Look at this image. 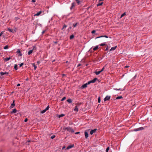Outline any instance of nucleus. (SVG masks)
Listing matches in <instances>:
<instances>
[{"mask_svg": "<svg viewBox=\"0 0 152 152\" xmlns=\"http://www.w3.org/2000/svg\"><path fill=\"white\" fill-rule=\"evenodd\" d=\"M45 32V31H42V34H44Z\"/></svg>", "mask_w": 152, "mask_h": 152, "instance_id": "nucleus-54", "label": "nucleus"}, {"mask_svg": "<svg viewBox=\"0 0 152 152\" xmlns=\"http://www.w3.org/2000/svg\"><path fill=\"white\" fill-rule=\"evenodd\" d=\"M89 7H88V9H89Z\"/></svg>", "mask_w": 152, "mask_h": 152, "instance_id": "nucleus-62", "label": "nucleus"}, {"mask_svg": "<svg viewBox=\"0 0 152 152\" xmlns=\"http://www.w3.org/2000/svg\"><path fill=\"white\" fill-rule=\"evenodd\" d=\"M42 13V11H40L38 12L37 14L34 15V16H39Z\"/></svg>", "mask_w": 152, "mask_h": 152, "instance_id": "nucleus-11", "label": "nucleus"}, {"mask_svg": "<svg viewBox=\"0 0 152 152\" xmlns=\"http://www.w3.org/2000/svg\"><path fill=\"white\" fill-rule=\"evenodd\" d=\"M101 72L100 71H96V72H95V73L96 75H99Z\"/></svg>", "mask_w": 152, "mask_h": 152, "instance_id": "nucleus-21", "label": "nucleus"}, {"mask_svg": "<svg viewBox=\"0 0 152 152\" xmlns=\"http://www.w3.org/2000/svg\"><path fill=\"white\" fill-rule=\"evenodd\" d=\"M17 52L18 53H20V50H18V51H17Z\"/></svg>", "mask_w": 152, "mask_h": 152, "instance_id": "nucleus-47", "label": "nucleus"}, {"mask_svg": "<svg viewBox=\"0 0 152 152\" xmlns=\"http://www.w3.org/2000/svg\"><path fill=\"white\" fill-rule=\"evenodd\" d=\"M20 53L19 55V56H21L22 55V54L21 53Z\"/></svg>", "mask_w": 152, "mask_h": 152, "instance_id": "nucleus-53", "label": "nucleus"}, {"mask_svg": "<svg viewBox=\"0 0 152 152\" xmlns=\"http://www.w3.org/2000/svg\"><path fill=\"white\" fill-rule=\"evenodd\" d=\"M75 1H76L77 3L78 4H79L80 3V1L79 0H75Z\"/></svg>", "mask_w": 152, "mask_h": 152, "instance_id": "nucleus-39", "label": "nucleus"}, {"mask_svg": "<svg viewBox=\"0 0 152 152\" xmlns=\"http://www.w3.org/2000/svg\"><path fill=\"white\" fill-rule=\"evenodd\" d=\"M96 130V129H94V130H91L90 134L91 135L92 134L94 133H95Z\"/></svg>", "mask_w": 152, "mask_h": 152, "instance_id": "nucleus-7", "label": "nucleus"}, {"mask_svg": "<svg viewBox=\"0 0 152 152\" xmlns=\"http://www.w3.org/2000/svg\"><path fill=\"white\" fill-rule=\"evenodd\" d=\"M64 116V114H61L59 115L58 116L59 118H61L63 117Z\"/></svg>", "mask_w": 152, "mask_h": 152, "instance_id": "nucleus-28", "label": "nucleus"}, {"mask_svg": "<svg viewBox=\"0 0 152 152\" xmlns=\"http://www.w3.org/2000/svg\"><path fill=\"white\" fill-rule=\"evenodd\" d=\"M117 47V46H115V47H112L111 49L110 50V51L114 50H115L116 49V48Z\"/></svg>", "mask_w": 152, "mask_h": 152, "instance_id": "nucleus-12", "label": "nucleus"}, {"mask_svg": "<svg viewBox=\"0 0 152 152\" xmlns=\"http://www.w3.org/2000/svg\"><path fill=\"white\" fill-rule=\"evenodd\" d=\"M110 96H107L104 99V101H106L107 100H108L110 99Z\"/></svg>", "mask_w": 152, "mask_h": 152, "instance_id": "nucleus-5", "label": "nucleus"}, {"mask_svg": "<svg viewBox=\"0 0 152 152\" xmlns=\"http://www.w3.org/2000/svg\"><path fill=\"white\" fill-rule=\"evenodd\" d=\"M109 147H108L106 149V152H108V151L109 150Z\"/></svg>", "mask_w": 152, "mask_h": 152, "instance_id": "nucleus-37", "label": "nucleus"}, {"mask_svg": "<svg viewBox=\"0 0 152 152\" xmlns=\"http://www.w3.org/2000/svg\"><path fill=\"white\" fill-rule=\"evenodd\" d=\"M66 99V97H64L62 99H61V101H63L64 100H65Z\"/></svg>", "mask_w": 152, "mask_h": 152, "instance_id": "nucleus-38", "label": "nucleus"}, {"mask_svg": "<svg viewBox=\"0 0 152 152\" xmlns=\"http://www.w3.org/2000/svg\"><path fill=\"white\" fill-rule=\"evenodd\" d=\"M55 137V135H53L52 136H51V138L52 139H53Z\"/></svg>", "mask_w": 152, "mask_h": 152, "instance_id": "nucleus-41", "label": "nucleus"}, {"mask_svg": "<svg viewBox=\"0 0 152 152\" xmlns=\"http://www.w3.org/2000/svg\"><path fill=\"white\" fill-rule=\"evenodd\" d=\"M3 34V31H2V32L1 33H0V37L1 36V35Z\"/></svg>", "mask_w": 152, "mask_h": 152, "instance_id": "nucleus-48", "label": "nucleus"}, {"mask_svg": "<svg viewBox=\"0 0 152 152\" xmlns=\"http://www.w3.org/2000/svg\"><path fill=\"white\" fill-rule=\"evenodd\" d=\"M15 105V100H13L12 103L11 104V105L10 106V108H13Z\"/></svg>", "mask_w": 152, "mask_h": 152, "instance_id": "nucleus-13", "label": "nucleus"}, {"mask_svg": "<svg viewBox=\"0 0 152 152\" xmlns=\"http://www.w3.org/2000/svg\"><path fill=\"white\" fill-rule=\"evenodd\" d=\"M151 107H152V106H151Z\"/></svg>", "mask_w": 152, "mask_h": 152, "instance_id": "nucleus-63", "label": "nucleus"}, {"mask_svg": "<svg viewBox=\"0 0 152 152\" xmlns=\"http://www.w3.org/2000/svg\"><path fill=\"white\" fill-rule=\"evenodd\" d=\"M126 15V13L125 12H124V13L123 14H122L121 16V18H122V17H123V16H125V15Z\"/></svg>", "mask_w": 152, "mask_h": 152, "instance_id": "nucleus-31", "label": "nucleus"}, {"mask_svg": "<svg viewBox=\"0 0 152 152\" xmlns=\"http://www.w3.org/2000/svg\"><path fill=\"white\" fill-rule=\"evenodd\" d=\"M20 86V84H19V83H18V84L17 85V86Z\"/></svg>", "mask_w": 152, "mask_h": 152, "instance_id": "nucleus-50", "label": "nucleus"}, {"mask_svg": "<svg viewBox=\"0 0 152 152\" xmlns=\"http://www.w3.org/2000/svg\"><path fill=\"white\" fill-rule=\"evenodd\" d=\"M88 83L84 84V85H83L82 86H81L82 88H86L87 86V85H88L90 84H88Z\"/></svg>", "mask_w": 152, "mask_h": 152, "instance_id": "nucleus-4", "label": "nucleus"}, {"mask_svg": "<svg viewBox=\"0 0 152 152\" xmlns=\"http://www.w3.org/2000/svg\"><path fill=\"white\" fill-rule=\"evenodd\" d=\"M85 138L87 139L88 136V134L87 132H85Z\"/></svg>", "mask_w": 152, "mask_h": 152, "instance_id": "nucleus-10", "label": "nucleus"}, {"mask_svg": "<svg viewBox=\"0 0 152 152\" xmlns=\"http://www.w3.org/2000/svg\"><path fill=\"white\" fill-rule=\"evenodd\" d=\"M98 48V46H96L93 48V50L95 51L97 50Z\"/></svg>", "mask_w": 152, "mask_h": 152, "instance_id": "nucleus-24", "label": "nucleus"}, {"mask_svg": "<svg viewBox=\"0 0 152 152\" xmlns=\"http://www.w3.org/2000/svg\"><path fill=\"white\" fill-rule=\"evenodd\" d=\"M65 148V147L64 146V147L63 148V149H64V148Z\"/></svg>", "mask_w": 152, "mask_h": 152, "instance_id": "nucleus-58", "label": "nucleus"}, {"mask_svg": "<svg viewBox=\"0 0 152 152\" xmlns=\"http://www.w3.org/2000/svg\"><path fill=\"white\" fill-rule=\"evenodd\" d=\"M103 3V2H102L101 3H99V4H97V6L98 7V6H101V5H102Z\"/></svg>", "mask_w": 152, "mask_h": 152, "instance_id": "nucleus-25", "label": "nucleus"}, {"mask_svg": "<svg viewBox=\"0 0 152 152\" xmlns=\"http://www.w3.org/2000/svg\"><path fill=\"white\" fill-rule=\"evenodd\" d=\"M49 108V106H48L45 109V110H46V111H47V110H48Z\"/></svg>", "mask_w": 152, "mask_h": 152, "instance_id": "nucleus-40", "label": "nucleus"}, {"mask_svg": "<svg viewBox=\"0 0 152 152\" xmlns=\"http://www.w3.org/2000/svg\"><path fill=\"white\" fill-rule=\"evenodd\" d=\"M37 63H39V61H37Z\"/></svg>", "mask_w": 152, "mask_h": 152, "instance_id": "nucleus-60", "label": "nucleus"}, {"mask_svg": "<svg viewBox=\"0 0 152 152\" xmlns=\"http://www.w3.org/2000/svg\"><path fill=\"white\" fill-rule=\"evenodd\" d=\"M27 121H28V119L27 118H25V120H24V121L25 122H26Z\"/></svg>", "mask_w": 152, "mask_h": 152, "instance_id": "nucleus-46", "label": "nucleus"}, {"mask_svg": "<svg viewBox=\"0 0 152 152\" xmlns=\"http://www.w3.org/2000/svg\"><path fill=\"white\" fill-rule=\"evenodd\" d=\"M67 102L69 103H71L72 102V101L71 99H68L67 100Z\"/></svg>", "mask_w": 152, "mask_h": 152, "instance_id": "nucleus-26", "label": "nucleus"}, {"mask_svg": "<svg viewBox=\"0 0 152 152\" xmlns=\"http://www.w3.org/2000/svg\"><path fill=\"white\" fill-rule=\"evenodd\" d=\"M122 98H123L122 96H118V97H117L116 99H122Z\"/></svg>", "mask_w": 152, "mask_h": 152, "instance_id": "nucleus-27", "label": "nucleus"}, {"mask_svg": "<svg viewBox=\"0 0 152 152\" xmlns=\"http://www.w3.org/2000/svg\"><path fill=\"white\" fill-rule=\"evenodd\" d=\"M106 37V38H108V37L107 36H106V35L102 36H101L100 37H97L96 38V39H97V38H100V37Z\"/></svg>", "mask_w": 152, "mask_h": 152, "instance_id": "nucleus-14", "label": "nucleus"}, {"mask_svg": "<svg viewBox=\"0 0 152 152\" xmlns=\"http://www.w3.org/2000/svg\"><path fill=\"white\" fill-rule=\"evenodd\" d=\"M144 128L143 127H141L139 128H137L134 129V131H137L140 130H142L144 129Z\"/></svg>", "mask_w": 152, "mask_h": 152, "instance_id": "nucleus-2", "label": "nucleus"}, {"mask_svg": "<svg viewBox=\"0 0 152 152\" xmlns=\"http://www.w3.org/2000/svg\"><path fill=\"white\" fill-rule=\"evenodd\" d=\"M114 89L116 91H123L124 90V89H122L120 88L118 89L114 88Z\"/></svg>", "mask_w": 152, "mask_h": 152, "instance_id": "nucleus-19", "label": "nucleus"}, {"mask_svg": "<svg viewBox=\"0 0 152 152\" xmlns=\"http://www.w3.org/2000/svg\"><path fill=\"white\" fill-rule=\"evenodd\" d=\"M95 30H93L92 31H91V33L92 34H94L95 33Z\"/></svg>", "mask_w": 152, "mask_h": 152, "instance_id": "nucleus-45", "label": "nucleus"}, {"mask_svg": "<svg viewBox=\"0 0 152 152\" xmlns=\"http://www.w3.org/2000/svg\"><path fill=\"white\" fill-rule=\"evenodd\" d=\"M74 147V145L72 144L70 145H69L66 148L67 149H69Z\"/></svg>", "mask_w": 152, "mask_h": 152, "instance_id": "nucleus-6", "label": "nucleus"}, {"mask_svg": "<svg viewBox=\"0 0 152 152\" xmlns=\"http://www.w3.org/2000/svg\"><path fill=\"white\" fill-rule=\"evenodd\" d=\"M33 52V50H30L28 52V55H30Z\"/></svg>", "mask_w": 152, "mask_h": 152, "instance_id": "nucleus-17", "label": "nucleus"}, {"mask_svg": "<svg viewBox=\"0 0 152 152\" xmlns=\"http://www.w3.org/2000/svg\"><path fill=\"white\" fill-rule=\"evenodd\" d=\"M101 102L100 97L99 96L98 98V102L99 103H100Z\"/></svg>", "mask_w": 152, "mask_h": 152, "instance_id": "nucleus-35", "label": "nucleus"}, {"mask_svg": "<svg viewBox=\"0 0 152 152\" xmlns=\"http://www.w3.org/2000/svg\"><path fill=\"white\" fill-rule=\"evenodd\" d=\"M66 27H67V26H66V25H64L63 28H62V29H63L64 28H66Z\"/></svg>", "mask_w": 152, "mask_h": 152, "instance_id": "nucleus-44", "label": "nucleus"}, {"mask_svg": "<svg viewBox=\"0 0 152 152\" xmlns=\"http://www.w3.org/2000/svg\"><path fill=\"white\" fill-rule=\"evenodd\" d=\"M9 73L8 72H0V75H1L2 76L4 75L8 74Z\"/></svg>", "mask_w": 152, "mask_h": 152, "instance_id": "nucleus-8", "label": "nucleus"}, {"mask_svg": "<svg viewBox=\"0 0 152 152\" xmlns=\"http://www.w3.org/2000/svg\"><path fill=\"white\" fill-rule=\"evenodd\" d=\"M33 65H34V68L35 70L37 68V66L36 65H35L33 63Z\"/></svg>", "mask_w": 152, "mask_h": 152, "instance_id": "nucleus-36", "label": "nucleus"}, {"mask_svg": "<svg viewBox=\"0 0 152 152\" xmlns=\"http://www.w3.org/2000/svg\"><path fill=\"white\" fill-rule=\"evenodd\" d=\"M17 112V110H16L15 109H13V110L11 112V113H16Z\"/></svg>", "mask_w": 152, "mask_h": 152, "instance_id": "nucleus-15", "label": "nucleus"}, {"mask_svg": "<svg viewBox=\"0 0 152 152\" xmlns=\"http://www.w3.org/2000/svg\"><path fill=\"white\" fill-rule=\"evenodd\" d=\"M64 130H67L69 132H70L72 133H73L74 131L73 129H72L70 127H65L63 129Z\"/></svg>", "mask_w": 152, "mask_h": 152, "instance_id": "nucleus-1", "label": "nucleus"}, {"mask_svg": "<svg viewBox=\"0 0 152 152\" xmlns=\"http://www.w3.org/2000/svg\"><path fill=\"white\" fill-rule=\"evenodd\" d=\"M108 49H109L108 47V46H107V48H106V50H108Z\"/></svg>", "mask_w": 152, "mask_h": 152, "instance_id": "nucleus-49", "label": "nucleus"}, {"mask_svg": "<svg viewBox=\"0 0 152 152\" xmlns=\"http://www.w3.org/2000/svg\"><path fill=\"white\" fill-rule=\"evenodd\" d=\"M57 43V42H55V43L56 44Z\"/></svg>", "mask_w": 152, "mask_h": 152, "instance_id": "nucleus-59", "label": "nucleus"}, {"mask_svg": "<svg viewBox=\"0 0 152 152\" xmlns=\"http://www.w3.org/2000/svg\"><path fill=\"white\" fill-rule=\"evenodd\" d=\"M26 80H28V78H27Z\"/></svg>", "mask_w": 152, "mask_h": 152, "instance_id": "nucleus-56", "label": "nucleus"}, {"mask_svg": "<svg viewBox=\"0 0 152 152\" xmlns=\"http://www.w3.org/2000/svg\"><path fill=\"white\" fill-rule=\"evenodd\" d=\"M74 37V36L73 35H71L70 37V39H72Z\"/></svg>", "mask_w": 152, "mask_h": 152, "instance_id": "nucleus-32", "label": "nucleus"}, {"mask_svg": "<svg viewBox=\"0 0 152 152\" xmlns=\"http://www.w3.org/2000/svg\"><path fill=\"white\" fill-rule=\"evenodd\" d=\"M46 111V110L45 109H44V110L42 111H41V113L42 114H43L44 113H45Z\"/></svg>", "mask_w": 152, "mask_h": 152, "instance_id": "nucleus-30", "label": "nucleus"}, {"mask_svg": "<svg viewBox=\"0 0 152 152\" xmlns=\"http://www.w3.org/2000/svg\"><path fill=\"white\" fill-rule=\"evenodd\" d=\"M28 142H31V141H30V140H28Z\"/></svg>", "mask_w": 152, "mask_h": 152, "instance_id": "nucleus-57", "label": "nucleus"}, {"mask_svg": "<svg viewBox=\"0 0 152 152\" xmlns=\"http://www.w3.org/2000/svg\"><path fill=\"white\" fill-rule=\"evenodd\" d=\"M36 49H37V48H36V46H34L33 47V49L32 50H33V52H35L36 51Z\"/></svg>", "mask_w": 152, "mask_h": 152, "instance_id": "nucleus-18", "label": "nucleus"}, {"mask_svg": "<svg viewBox=\"0 0 152 152\" xmlns=\"http://www.w3.org/2000/svg\"><path fill=\"white\" fill-rule=\"evenodd\" d=\"M14 68L16 70H17L18 69L17 68V64H15L14 65Z\"/></svg>", "mask_w": 152, "mask_h": 152, "instance_id": "nucleus-29", "label": "nucleus"}, {"mask_svg": "<svg viewBox=\"0 0 152 152\" xmlns=\"http://www.w3.org/2000/svg\"><path fill=\"white\" fill-rule=\"evenodd\" d=\"M129 67V66H125V68H128Z\"/></svg>", "mask_w": 152, "mask_h": 152, "instance_id": "nucleus-55", "label": "nucleus"}, {"mask_svg": "<svg viewBox=\"0 0 152 152\" xmlns=\"http://www.w3.org/2000/svg\"><path fill=\"white\" fill-rule=\"evenodd\" d=\"M8 48V46L7 45H6L4 47V49H7Z\"/></svg>", "mask_w": 152, "mask_h": 152, "instance_id": "nucleus-33", "label": "nucleus"}, {"mask_svg": "<svg viewBox=\"0 0 152 152\" xmlns=\"http://www.w3.org/2000/svg\"><path fill=\"white\" fill-rule=\"evenodd\" d=\"M11 58L10 57H9V58H6L4 59V60L6 61H9L10 59Z\"/></svg>", "mask_w": 152, "mask_h": 152, "instance_id": "nucleus-22", "label": "nucleus"}, {"mask_svg": "<svg viewBox=\"0 0 152 152\" xmlns=\"http://www.w3.org/2000/svg\"><path fill=\"white\" fill-rule=\"evenodd\" d=\"M104 66L102 69L100 70L101 72H102L103 71V70H104Z\"/></svg>", "mask_w": 152, "mask_h": 152, "instance_id": "nucleus-42", "label": "nucleus"}, {"mask_svg": "<svg viewBox=\"0 0 152 152\" xmlns=\"http://www.w3.org/2000/svg\"><path fill=\"white\" fill-rule=\"evenodd\" d=\"M8 30L9 31L11 32H12V33H14V32H15V31L13 29H11L8 28Z\"/></svg>", "mask_w": 152, "mask_h": 152, "instance_id": "nucleus-16", "label": "nucleus"}, {"mask_svg": "<svg viewBox=\"0 0 152 152\" xmlns=\"http://www.w3.org/2000/svg\"><path fill=\"white\" fill-rule=\"evenodd\" d=\"M75 111L77 112L78 110V108L77 107V106H75V108L74 109Z\"/></svg>", "mask_w": 152, "mask_h": 152, "instance_id": "nucleus-20", "label": "nucleus"}, {"mask_svg": "<svg viewBox=\"0 0 152 152\" xmlns=\"http://www.w3.org/2000/svg\"><path fill=\"white\" fill-rule=\"evenodd\" d=\"M80 64L78 65V66H80Z\"/></svg>", "mask_w": 152, "mask_h": 152, "instance_id": "nucleus-61", "label": "nucleus"}, {"mask_svg": "<svg viewBox=\"0 0 152 152\" xmlns=\"http://www.w3.org/2000/svg\"><path fill=\"white\" fill-rule=\"evenodd\" d=\"M78 24V23H76L75 24H73V26L74 27H75Z\"/></svg>", "mask_w": 152, "mask_h": 152, "instance_id": "nucleus-23", "label": "nucleus"}, {"mask_svg": "<svg viewBox=\"0 0 152 152\" xmlns=\"http://www.w3.org/2000/svg\"><path fill=\"white\" fill-rule=\"evenodd\" d=\"M75 4L76 3L75 2H73V3H72V6L70 8L71 10H72L73 8L75 6Z\"/></svg>", "mask_w": 152, "mask_h": 152, "instance_id": "nucleus-9", "label": "nucleus"}, {"mask_svg": "<svg viewBox=\"0 0 152 152\" xmlns=\"http://www.w3.org/2000/svg\"><path fill=\"white\" fill-rule=\"evenodd\" d=\"M32 0V1L33 2H35V0Z\"/></svg>", "mask_w": 152, "mask_h": 152, "instance_id": "nucleus-51", "label": "nucleus"}, {"mask_svg": "<svg viewBox=\"0 0 152 152\" xmlns=\"http://www.w3.org/2000/svg\"><path fill=\"white\" fill-rule=\"evenodd\" d=\"M79 133H80V132H76V133H75V134H79Z\"/></svg>", "mask_w": 152, "mask_h": 152, "instance_id": "nucleus-52", "label": "nucleus"}, {"mask_svg": "<svg viewBox=\"0 0 152 152\" xmlns=\"http://www.w3.org/2000/svg\"><path fill=\"white\" fill-rule=\"evenodd\" d=\"M106 45V44L105 43H102L101 44H100V45L101 46H104Z\"/></svg>", "mask_w": 152, "mask_h": 152, "instance_id": "nucleus-34", "label": "nucleus"}, {"mask_svg": "<svg viewBox=\"0 0 152 152\" xmlns=\"http://www.w3.org/2000/svg\"><path fill=\"white\" fill-rule=\"evenodd\" d=\"M23 65V63H21L20 64V67H21Z\"/></svg>", "mask_w": 152, "mask_h": 152, "instance_id": "nucleus-43", "label": "nucleus"}, {"mask_svg": "<svg viewBox=\"0 0 152 152\" xmlns=\"http://www.w3.org/2000/svg\"><path fill=\"white\" fill-rule=\"evenodd\" d=\"M97 80V79L96 78H95L93 80L90 81L89 82H88V84H90L91 83H93L95 82L96 81V80Z\"/></svg>", "mask_w": 152, "mask_h": 152, "instance_id": "nucleus-3", "label": "nucleus"}]
</instances>
